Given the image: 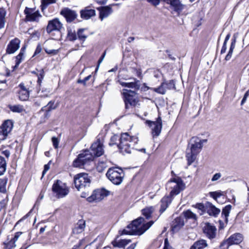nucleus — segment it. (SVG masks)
Returning <instances> with one entry per match:
<instances>
[{
  "mask_svg": "<svg viewBox=\"0 0 249 249\" xmlns=\"http://www.w3.org/2000/svg\"><path fill=\"white\" fill-rule=\"evenodd\" d=\"M144 221V219L142 217L133 220L126 227V229H124L122 231L121 234L142 235L154 223L153 221H150L141 226Z\"/></svg>",
  "mask_w": 249,
  "mask_h": 249,
  "instance_id": "obj_1",
  "label": "nucleus"
},
{
  "mask_svg": "<svg viewBox=\"0 0 249 249\" xmlns=\"http://www.w3.org/2000/svg\"><path fill=\"white\" fill-rule=\"evenodd\" d=\"M138 141L137 137L130 136L127 133H123L120 137V142L117 146L123 154H130Z\"/></svg>",
  "mask_w": 249,
  "mask_h": 249,
  "instance_id": "obj_2",
  "label": "nucleus"
},
{
  "mask_svg": "<svg viewBox=\"0 0 249 249\" xmlns=\"http://www.w3.org/2000/svg\"><path fill=\"white\" fill-rule=\"evenodd\" d=\"M200 139L196 137H193L190 141L186 149V157L188 164L190 165L195 161L197 155L200 152L203 145L200 143Z\"/></svg>",
  "mask_w": 249,
  "mask_h": 249,
  "instance_id": "obj_3",
  "label": "nucleus"
},
{
  "mask_svg": "<svg viewBox=\"0 0 249 249\" xmlns=\"http://www.w3.org/2000/svg\"><path fill=\"white\" fill-rule=\"evenodd\" d=\"M184 189L185 184L179 177L171 178L166 184V189L171 190L169 196L171 198L179 194Z\"/></svg>",
  "mask_w": 249,
  "mask_h": 249,
  "instance_id": "obj_4",
  "label": "nucleus"
},
{
  "mask_svg": "<svg viewBox=\"0 0 249 249\" xmlns=\"http://www.w3.org/2000/svg\"><path fill=\"white\" fill-rule=\"evenodd\" d=\"M124 172L120 168L113 167L108 169L106 176L108 179L114 184L119 185L123 182L124 177Z\"/></svg>",
  "mask_w": 249,
  "mask_h": 249,
  "instance_id": "obj_5",
  "label": "nucleus"
},
{
  "mask_svg": "<svg viewBox=\"0 0 249 249\" xmlns=\"http://www.w3.org/2000/svg\"><path fill=\"white\" fill-rule=\"evenodd\" d=\"M91 180L88 174L80 173L74 178V183L78 191H88L90 187Z\"/></svg>",
  "mask_w": 249,
  "mask_h": 249,
  "instance_id": "obj_6",
  "label": "nucleus"
},
{
  "mask_svg": "<svg viewBox=\"0 0 249 249\" xmlns=\"http://www.w3.org/2000/svg\"><path fill=\"white\" fill-rule=\"evenodd\" d=\"M94 157L89 150H85L79 154L73 161L72 165L74 167L82 168L84 165L92 161Z\"/></svg>",
  "mask_w": 249,
  "mask_h": 249,
  "instance_id": "obj_7",
  "label": "nucleus"
},
{
  "mask_svg": "<svg viewBox=\"0 0 249 249\" xmlns=\"http://www.w3.org/2000/svg\"><path fill=\"white\" fill-rule=\"evenodd\" d=\"M122 94L126 109H128L131 107H135L137 105L138 100L135 91L124 89Z\"/></svg>",
  "mask_w": 249,
  "mask_h": 249,
  "instance_id": "obj_8",
  "label": "nucleus"
},
{
  "mask_svg": "<svg viewBox=\"0 0 249 249\" xmlns=\"http://www.w3.org/2000/svg\"><path fill=\"white\" fill-rule=\"evenodd\" d=\"M243 240V236L240 233H235L227 239H224L220 244V249H229V247L234 245H238Z\"/></svg>",
  "mask_w": 249,
  "mask_h": 249,
  "instance_id": "obj_9",
  "label": "nucleus"
},
{
  "mask_svg": "<svg viewBox=\"0 0 249 249\" xmlns=\"http://www.w3.org/2000/svg\"><path fill=\"white\" fill-rule=\"evenodd\" d=\"M52 191L57 198H63L69 193V190L66 183L60 180H56L52 187Z\"/></svg>",
  "mask_w": 249,
  "mask_h": 249,
  "instance_id": "obj_10",
  "label": "nucleus"
},
{
  "mask_svg": "<svg viewBox=\"0 0 249 249\" xmlns=\"http://www.w3.org/2000/svg\"><path fill=\"white\" fill-rule=\"evenodd\" d=\"M13 127V123L11 120L5 121L0 126V142L6 139L9 133H10Z\"/></svg>",
  "mask_w": 249,
  "mask_h": 249,
  "instance_id": "obj_11",
  "label": "nucleus"
},
{
  "mask_svg": "<svg viewBox=\"0 0 249 249\" xmlns=\"http://www.w3.org/2000/svg\"><path fill=\"white\" fill-rule=\"evenodd\" d=\"M146 123L152 127V134L153 137H158L160 135L162 127V120L159 117L156 121H147Z\"/></svg>",
  "mask_w": 249,
  "mask_h": 249,
  "instance_id": "obj_12",
  "label": "nucleus"
},
{
  "mask_svg": "<svg viewBox=\"0 0 249 249\" xmlns=\"http://www.w3.org/2000/svg\"><path fill=\"white\" fill-rule=\"evenodd\" d=\"M63 28V24L60 21L58 18H55L48 21L46 27V32L48 34H51L53 31L61 32Z\"/></svg>",
  "mask_w": 249,
  "mask_h": 249,
  "instance_id": "obj_13",
  "label": "nucleus"
},
{
  "mask_svg": "<svg viewBox=\"0 0 249 249\" xmlns=\"http://www.w3.org/2000/svg\"><path fill=\"white\" fill-rule=\"evenodd\" d=\"M24 12L26 15L25 19L28 21L38 22L39 18L42 17L38 11L34 12L33 9L28 7L25 8Z\"/></svg>",
  "mask_w": 249,
  "mask_h": 249,
  "instance_id": "obj_14",
  "label": "nucleus"
},
{
  "mask_svg": "<svg viewBox=\"0 0 249 249\" xmlns=\"http://www.w3.org/2000/svg\"><path fill=\"white\" fill-rule=\"evenodd\" d=\"M60 14L65 18L68 22H72L77 17V14L76 11L67 7L63 8L61 10Z\"/></svg>",
  "mask_w": 249,
  "mask_h": 249,
  "instance_id": "obj_15",
  "label": "nucleus"
},
{
  "mask_svg": "<svg viewBox=\"0 0 249 249\" xmlns=\"http://www.w3.org/2000/svg\"><path fill=\"white\" fill-rule=\"evenodd\" d=\"M89 150L93 157H100L103 154V144L99 139L92 144Z\"/></svg>",
  "mask_w": 249,
  "mask_h": 249,
  "instance_id": "obj_16",
  "label": "nucleus"
},
{
  "mask_svg": "<svg viewBox=\"0 0 249 249\" xmlns=\"http://www.w3.org/2000/svg\"><path fill=\"white\" fill-rule=\"evenodd\" d=\"M164 1L170 5L171 8L178 15L184 9V5L182 4L180 0H164Z\"/></svg>",
  "mask_w": 249,
  "mask_h": 249,
  "instance_id": "obj_17",
  "label": "nucleus"
},
{
  "mask_svg": "<svg viewBox=\"0 0 249 249\" xmlns=\"http://www.w3.org/2000/svg\"><path fill=\"white\" fill-rule=\"evenodd\" d=\"M20 41L18 38H15L11 40L7 45L6 53L8 54L14 53L19 48Z\"/></svg>",
  "mask_w": 249,
  "mask_h": 249,
  "instance_id": "obj_18",
  "label": "nucleus"
},
{
  "mask_svg": "<svg viewBox=\"0 0 249 249\" xmlns=\"http://www.w3.org/2000/svg\"><path fill=\"white\" fill-rule=\"evenodd\" d=\"M99 11V18L101 20L104 18L108 17L113 13V10L111 5L101 6L97 8Z\"/></svg>",
  "mask_w": 249,
  "mask_h": 249,
  "instance_id": "obj_19",
  "label": "nucleus"
},
{
  "mask_svg": "<svg viewBox=\"0 0 249 249\" xmlns=\"http://www.w3.org/2000/svg\"><path fill=\"white\" fill-rule=\"evenodd\" d=\"M184 225L183 218L181 217H177L172 222L171 226V231L174 233L177 232Z\"/></svg>",
  "mask_w": 249,
  "mask_h": 249,
  "instance_id": "obj_20",
  "label": "nucleus"
},
{
  "mask_svg": "<svg viewBox=\"0 0 249 249\" xmlns=\"http://www.w3.org/2000/svg\"><path fill=\"white\" fill-rule=\"evenodd\" d=\"M216 229L215 226L207 223L204 227L203 231L206 236L210 239L215 237Z\"/></svg>",
  "mask_w": 249,
  "mask_h": 249,
  "instance_id": "obj_21",
  "label": "nucleus"
},
{
  "mask_svg": "<svg viewBox=\"0 0 249 249\" xmlns=\"http://www.w3.org/2000/svg\"><path fill=\"white\" fill-rule=\"evenodd\" d=\"M207 213L211 216L216 217L220 213V209L216 208L210 202H206Z\"/></svg>",
  "mask_w": 249,
  "mask_h": 249,
  "instance_id": "obj_22",
  "label": "nucleus"
},
{
  "mask_svg": "<svg viewBox=\"0 0 249 249\" xmlns=\"http://www.w3.org/2000/svg\"><path fill=\"white\" fill-rule=\"evenodd\" d=\"M172 198L169 196H164L160 200V212L163 213L168 208L172 201Z\"/></svg>",
  "mask_w": 249,
  "mask_h": 249,
  "instance_id": "obj_23",
  "label": "nucleus"
},
{
  "mask_svg": "<svg viewBox=\"0 0 249 249\" xmlns=\"http://www.w3.org/2000/svg\"><path fill=\"white\" fill-rule=\"evenodd\" d=\"M80 14L82 18L88 19L95 15V11L94 9H89V7H86L80 11Z\"/></svg>",
  "mask_w": 249,
  "mask_h": 249,
  "instance_id": "obj_24",
  "label": "nucleus"
},
{
  "mask_svg": "<svg viewBox=\"0 0 249 249\" xmlns=\"http://www.w3.org/2000/svg\"><path fill=\"white\" fill-rule=\"evenodd\" d=\"M134 82H124L119 81L120 84L123 87H127L129 88L134 89L135 90H138L140 88V81L134 78Z\"/></svg>",
  "mask_w": 249,
  "mask_h": 249,
  "instance_id": "obj_25",
  "label": "nucleus"
},
{
  "mask_svg": "<svg viewBox=\"0 0 249 249\" xmlns=\"http://www.w3.org/2000/svg\"><path fill=\"white\" fill-rule=\"evenodd\" d=\"M85 228V221L83 220H80L75 225L73 229L72 232L74 234H79L84 231Z\"/></svg>",
  "mask_w": 249,
  "mask_h": 249,
  "instance_id": "obj_26",
  "label": "nucleus"
},
{
  "mask_svg": "<svg viewBox=\"0 0 249 249\" xmlns=\"http://www.w3.org/2000/svg\"><path fill=\"white\" fill-rule=\"evenodd\" d=\"M207 246V241L204 239H200L195 242L190 249H203Z\"/></svg>",
  "mask_w": 249,
  "mask_h": 249,
  "instance_id": "obj_27",
  "label": "nucleus"
},
{
  "mask_svg": "<svg viewBox=\"0 0 249 249\" xmlns=\"http://www.w3.org/2000/svg\"><path fill=\"white\" fill-rule=\"evenodd\" d=\"M102 199L101 195L98 190H95L93 192L92 194L87 198V200L89 202L93 201L98 202Z\"/></svg>",
  "mask_w": 249,
  "mask_h": 249,
  "instance_id": "obj_28",
  "label": "nucleus"
},
{
  "mask_svg": "<svg viewBox=\"0 0 249 249\" xmlns=\"http://www.w3.org/2000/svg\"><path fill=\"white\" fill-rule=\"evenodd\" d=\"M8 107L10 110L14 113H22L25 111L24 107L20 105H9Z\"/></svg>",
  "mask_w": 249,
  "mask_h": 249,
  "instance_id": "obj_29",
  "label": "nucleus"
},
{
  "mask_svg": "<svg viewBox=\"0 0 249 249\" xmlns=\"http://www.w3.org/2000/svg\"><path fill=\"white\" fill-rule=\"evenodd\" d=\"M131 242L130 240L123 239L119 241H114L112 244L114 247L123 248Z\"/></svg>",
  "mask_w": 249,
  "mask_h": 249,
  "instance_id": "obj_30",
  "label": "nucleus"
},
{
  "mask_svg": "<svg viewBox=\"0 0 249 249\" xmlns=\"http://www.w3.org/2000/svg\"><path fill=\"white\" fill-rule=\"evenodd\" d=\"M29 97V91L28 90H20L18 91V98L21 101H26Z\"/></svg>",
  "mask_w": 249,
  "mask_h": 249,
  "instance_id": "obj_31",
  "label": "nucleus"
},
{
  "mask_svg": "<svg viewBox=\"0 0 249 249\" xmlns=\"http://www.w3.org/2000/svg\"><path fill=\"white\" fill-rule=\"evenodd\" d=\"M154 208L153 207H149L145 208L142 210V213L146 219H149L151 217L152 213L154 212Z\"/></svg>",
  "mask_w": 249,
  "mask_h": 249,
  "instance_id": "obj_32",
  "label": "nucleus"
},
{
  "mask_svg": "<svg viewBox=\"0 0 249 249\" xmlns=\"http://www.w3.org/2000/svg\"><path fill=\"white\" fill-rule=\"evenodd\" d=\"M6 161L3 157L0 156V176L4 174L6 169Z\"/></svg>",
  "mask_w": 249,
  "mask_h": 249,
  "instance_id": "obj_33",
  "label": "nucleus"
},
{
  "mask_svg": "<svg viewBox=\"0 0 249 249\" xmlns=\"http://www.w3.org/2000/svg\"><path fill=\"white\" fill-rule=\"evenodd\" d=\"M6 11L3 8H0V29L3 28L5 25Z\"/></svg>",
  "mask_w": 249,
  "mask_h": 249,
  "instance_id": "obj_34",
  "label": "nucleus"
},
{
  "mask_svg": "<svg viewBox=\"0 0 249 249\" xmlns=\"http://www.w3.org/2000/svg\"><path fill=\"white\" fill-rule=\"evenodd\" d=\"M56 0H41V10L43 11L47 7L51 4L55 3Z\"/></svg>",
  "mask_w": 249,
  "mask_h": 249,
  "instance_id": "obj_35",
  "label": "nucleus"
},
{
  "mask_svg": "<svg viewBox=\"0 0 249 249\" xmlns=\"http://www.w3.org/2000/svg\"><path fill=\"white\" fill-rule=\"evenodd\" d=\"M231 209V205H228L226 206L223 209L222 212V215H224L225 217V221H228V217L229 215V213Z\"/></svg>",
  "mask_w": 249,
  "mask_h": 249,
  "instance_id": "obj_36",
  "label": "nucleus"
},
{
  "mask_svg": "<svg viewBox=\"0 0 249 249\" xmlns=\"http://www.w3.org/2000/svg\"><path fill=\"white\" fill-rule=\"evenodd\" d=\"M67 38L71 41H74L77 39V36L75 31L71 29H68Z\"/></svg>",
  "mask_w": 249,
  "mask_h": 249,
  "instance_id": "obj_37",
  "label": "nucleus"
},
{
  "mask_svg": "<svg viewBox=\"0 0 249 249\" xmlns=\"http://www.w3.org/2000/svg\"><path fill=\"white\" fill-rule=\"evenodd\" d=\"M25 49L23 48H22L20 50V52L19 53V54L16 56V66L18 67L19 64L21 62L23 57L24 55V53Z\"/></svg>",
  "mask_w": 249,
  "mask_h": 249,
  "instance_id": "obj_38",
  "label": "nucleus"
},
{
  "mask_svg": "<svg viewBox=\"0 0 249 249\" xmlns=\"http://www.w3.org/2000/svg\"><path fill=\"white\" fill-rule=\"evenodd\" d=\"M195 208L198 209V212L200 215H202L206 211V203L205 205L203 203H197L195 205Z\"/></svg>",
  "mask_w": 249,
  "mask_h": 249,
  "instance_id": "obj_39",
  "label": "nucleus"
},
{
  "mask_svg": "<svg viewBox=\"0 0 249 249\" xmlns=\"http://www.w3.org/2000/svg\"><path fill=\"white\" fill-rule=\"evenodd\" d=\"M183 214L184 217L187 219L196 220L197 217L196 214L189 210L184 212Z\"/></svg>",
  "mask_w": 249,
  "mask_h": 249,
  "instance_id": "obj_40",
  "label": "nucleus"
},
{
  "mask_svg": "<svg viewBox=\"0 0 249 249\" xmlns=\"http://www.w3.org/2000/svg\"><path fill=\"white\" fill-rule=\"evenodd\" d=\"M39 72L38 73H36V76H37V84L40 86L41 85V83L42 82V80L43 79L45 76V71L43 69L40 70L39 71H37Z\"/></svg>",
  "mask_w": 249,
  "mask_h": 249,
  "instance_id": "obj_41",
  "label": "nucleus"
},
{
  "mask_svg": "<svg viewBox=\"0 0 249 249\" xmlns=\"http://www.w3.org/2000/svg\"><path fill=\"white\" fill-rule=\"evenodd\" d=\"M153 90L161 94H164L166 92L165 84L162 82L160 86L158 88L154 89Z\"/></svg>",
  "mask_w": 249,
  "mask_h": 249,
  "instance_id": "obj_42",
  "label": "nucleus"
},
{
  "mask_svg": "<svg viewBox=\"0 0 249 249\" xmlns=\"http://www.w3.org/2000/svg\"><path fill=\"white\" fill-rule=\"evenodd\" d=\"M209 195L210 196L213 197L215 200H216L217 199L220 197L221 196L224 195L223 192L221 191L211 192L209 193Z\"/></svg>",
  "mask_w": 249,
  "mask_h": 249,
  "instance_id": "obj_43",
  "label": "nucleus"
},
{
  "mask_svg": "<svg viewBox=\"0 0 249 249\" xmlns=\"http://www.w3.org/2000/svg\"><path fill=\"white\" fill-rule=\"evenodd\" d=\"M84 29H80L77 32L78 39L84 42L87 37V36L84 33Z\"/></svg>",
  "mask_w": 249,
  "mask_h": 249,
  "instance_id": "obj_44",
  "label": "nucleus"
},
{
  "mask_svg": "<svg viewBox=\"0 0 249 249\" xmlns=\"http://www.w3.org/2000/svg\"><path fill=\"white\" fill-rule=\"evenodd\" d=\"M15 242L11 239L7 243H4L5 249H13L16 247Z\"/></svg>",
  "mask_w": 249,
  "mask_h": 249,
  "instance_id": "obj_45",
  "label": "nucleus"
},
{
  "mask_svg": "<svg viewBox=\"0 0 249 249\" xmlns=\"http://www.w3.org/2000/svg\"><path fill=\"white\" fill-rule=\"evenodd\" d=\"M165 84L166 90L175 89V84L173 80H170L168 82H163Z\"/></svg>",
  "mask_w": 249,
  "mask_h": 249,
  "instance_id": "obj_46",
  "label": "nucleus"
},
{
  "mask_svg": "<svg viewBox=\"0 0 249 249\" xmlns=\"http://www.w3.org/2000/svg\"><path fill=\"white\" fill-rule=\"evenodd\" d=\"M120 137L117 135H114L112 136L110 138L109 145L110 146H112L114 144H117V142L118 140H119Z\"/></svg>",
  "mask_w": 249,
  "mask_h": 249,
  "instance_id": "obj_47",
  "label": "nucleus"
},
{
  "mask_svg": "<svg viewBox=\"0 0 249 249\" xmlns=\"http://www.w3.org/2000/svg\"><path fill=\"white\" fill-rule=\"evenodd\" d=\"M54 101H50L46 106L44 107H46V109L48 111H51L53 109H54L56 108V106H54Z\"/></svg>",
  "mask_w": 249,
  "mask_h": 249,
  "instance_id": "obj_48",
  "label": "nucleus"
},
{
  "mask_svg": "<svg viewBox=\"0 0 249 249\" xmlns=\"http://www.w3.org/2000/svg\"><path fill=\"white\" fill-rule=\"evenodd\" d=\"M98 190L100 193V194L101 195V196L102 197V199L109 195V191L106 190L105 189L103 188L102 189Z\"/></svg>",
  "mask_w": 249,
  "mask_h": 249,
  "instance_id": "obj_49",
  "label": "nucleus"
},
{
  "mask_svg": "<svg viewBox=\"0 0 249 249\" xmlns=\"http://www.w3.org/2000/svg\"><path fill=\"white\" fill-rule=\"evenodd\" d=\"M91 77V75H89V76L86 77L83 80H81L80 79H78L77 81V83L78 84H82L84 86H86L87 81L89 80Z\"/></svg>",
  "mask_w": 249,
  "mask_h": 249,
  "instance_id": "obj_50",
  "label": "nucleus"
},
{
  "mask_svg": "<svg viewBox=\"0 0 249 249\" xmlns=\"http://www.w3.org/2000/svg\"><path fill=\"white\" fill-rule=\"evenodd\" d=\"M52 141L53 142V147L55 149H57L58 147V144L59 143V141L58 138L55 137H53L52 138Z\"/></svg>",
  "mask_w": 249,
  "mask_h": 249,
  "instance_id": "obj_51",
  "label": "nucleus"
},
{
  "mask_svg": "<svg viewBox=\"0 0 249 249\" xmlns=\"http://www.w3.org/2000/svg\"><path fill=\"white\" fill-rule=\"evenodd\" d=\"M236 42V37L235 36V35H234L233 38L232 39L230 48L229 50L231 51V52H233V51L235 48V46Z\"/></svg>",
  "mask_w": 249,
  "mask_h": 249,
  "instance_id": "obj_52",
  "label": "nucleus"
},
{
  "mask_svg": "<svg viewBox=\"0 0 249 249\" xmlns=\"http://www.w3.org/2000/svg\"><path fill=\"white\" fill-rule=\"evenodd\" d=\"M5 191V182L3 180H0V192L3 193Z\"/></svg>",
  "mask_w": 249,
  "mask_h": 249,
  "instance_id": "obj_53",
  "label": "nucleus"
},
{
  "mask_svg": "<svg viewBox=\"0 0 249 249\" xmlns=\"http://www.w3.org/2000/svg\"><path fill=\"white\" fill-rule=\"evenodd\" d=\"M46 107H42V108L41 109V110H40V112H41V111H45V113L44 114V117L45 118H48L50 115V112L51 111H48L47 109H46Z\"/></svg>",
  "mask_w": 249,
  "mask_h": 249,
  "instance_id": "obj_54",
  "label": "nucleus"
},
{
  "mask_svg": "<svg viewBox=\"0 0 249 249\" xmlns=\"http://www.w3.org/2000/svg\"><path fill=\"white\" fill-rule=\"evenodd\" d=\"M221 177V173H217L213 176V177L212 178V181H216V180H218Z\"/></svg>",
  "mask_w": 249,
  "mask_h": 249,
  "instance_id": "obj_55",
  "label": "nucleus"
},
{
  "mask_svg": "<svg viewBox=\"0 0 249 249\" xmlns=\"http://www.w3.org/2000/svg\"><path fill=\"white\" fill-rule=\"evenodd\" d=\"M249 95V89L245 93L244 96L241 101V105H243L247 100L248 97Z\"/></svg>",
  "mask_w": 249,
  "mask_h": 249,
  "instance_id": "obj_56",
  "label": "nucleus"
},
{
  "mask_svg": "<svg viewBox=\"0 0 249 249\" xmlns=\"http://www.w3.org/2000/svg\"><path fill=\"white\" fill-rule=\"evenodd\" d=\"M23 234L22 232L18 231L15 233L14 237L12 239L15 242L18 240L19 236Z\"/></svg>",
  "mask_w": 249,
  "mask_h": 249,
  "instance_id": "obj_57",
  "label": "nucleus"
},
{
  "mask_svg": "<svg viewBox=\"0 0 249 249\" xmlns=\"http://www.w3.org/2000/svg\"><path fill=\"white\" fill-rule=\"evenodd\" d=\"M45 51L47 53L50 54H55L58 51L57 50H48L47 49H45Z\"/></svg>",
  "mask_w": 249,
  "mask_h": 249,
  "instance_id": "obj_58",
  "label": "nucleus"
},
{
  "mask_svg": "<svg viewBox=\"0 0 249 249\" xmlns=\"http://www.w3.org/2000/svg\"><path fill=\"white\" fill-rule=\"evenodd\" d=\"M147 1L151 3L154 6H157L160 3V0H147Z\"/></svg>",
  "mask_w": 249,
  "mask_h": 249,
  "instance_id": "obj_59",
  "label": "nucleus"
},
{
  "mask_svg": "<svg viewBox=\"0 0 249 249\" xmlns=\"http://www.w3.org/2000/svg\"><path fill=\"white\" fill-rule=\"evenodd\" d=\"M106 51H105L104 52V53L102 54V55H101V56L99 59V60L98 61V66H97V67L96 69H98L99 66L100 65V64L102 62L103 60H104V57H105V55H106Z\"/></svg>",
  "mask_w": 249,
  "mask_h": 249,
  "instance_id": "obj_60",
  "label": "nucleus"
},
{
  "mask_svg": "<svg viewBox=\"0 0 249 249\" xmlns=\"http://www.w3.org/2000/svg\"><path fill=\"white\" fill-rule=\"evenodd\" d=\"M50 169V165L49 164H45L44 167V170L42 172V177L44 176L46 173Z\"/></svg>",
  "mask_w": 249,
  "mask_h": 249,
  "instance_id": "obj_61",
  "label": "nucleus"
},
{
  "mask_svg": "<svg viewBox=\"0 0 249 249\" xmlns=\"http://www.w3.org/2000/svg\"><path fill=\"white\" fill-rule=\"evenodd\" d=\"M42 49L40 45H38L34 53V56L39 54L41 52Z\"/></svg>",
  "mask_w": 249,
  "mask_h": 249,
  "instance_id": "obj_62",
  "label": "nucleus"
},
{
  "mask_svg": "<svg viewBox=\"0 0 249 249\" xmlns=\"http://www.w3.org/2000/svg\"><path fill=\"white\" fill-rule=\"evenodd\" d=\"M170 247V244L168 242V240L167 238H165L164 239V246L163 249H169Z\"/></svg>",
  "mask_w": 249,
  "mask_h": 249,
  "instance_id": "obj_63",
  "label": "nucleus"
},
{
  "mask_svg": "<svg viewBox=\"0 0 249 249\" xmlns=\"http://www.w3.org/2000/svg\"><path fill=\"white\" fill-rule=\"evenodd\" d=\"M34 105L35 107H39L42 105L41 101L40 99H36L34 101Z\"/></svg>",
  "mask_w": 249,
  "mask_h": 249,
  "instance_id": "obj_64",
  "label": "nucleus"
}]
</instances>
